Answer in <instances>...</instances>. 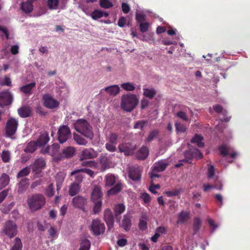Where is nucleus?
<instances>
[{"instance_id":"obj_33","label":"nucleus","mask_w":250,"mask_h":250,"mask_svg":"<svg viewBox=\"0 0 250 250\" xmlns=\"http://www.w3.org/2000/svg\"><path fill=\"white\" fill-rule=\"evenodd\" d=\"M131 225V224L129 217L127 215H125L122 221V223L120 226L123 228H124L125 230L128 231L130 229Z\"/></svg>"},{"instance_id":"obj_28","label":"nucleus","mask_w":250,"mask_h":250,"mask_svg":"<svg viewBox=\"0 0 250 250\" xmlns=\"http://www.w3.org/2000/svg\"><path fill=\"white\" fill-rule=\"evenodd\" d=\"M80 189L81 186L80 184L77 183V182H73L69 186V194L71 196H73L80 192Z\"/></svg>"},{"instance_id":"obj_24","label":"nucleus","mask_w":250,"mask_h":250,"mask_svg":"<svg viewBox=\"0 0 250 250\" xmlns=\"http://www.w3.org/2000/svg\"><path fill=\"white\" fill-rule=\"evenodd\" d=\"M36 86V83L35 82L31 83H30L23 85L20 87V91L26 95H30L32 93V89Z\"/></svg>"},{"instance_id":"obj_35","label":"nucleus","mask_w":250,"mask_h":250,"mask_svg":"<svg viewBox=\"0 0 250 250\" xmlns=\"http://www.w3.org/2000/svg\"><path fill=\"white\" fill-rule=\"evenodd\" d=\"M21 9L25 13H30L33 10V5L28 1L23 2L21 4Z\"/></svg>"},{"instance_id":"obj_15","label":"nucleus","mask_w":250,"mask_h":250,"mask_svg":"<svg viewBox=\"0 0 250 250\" xmlns=\"http://www.w3.org/2000/svg\"><path fill=\"white\" fill-rule=\"evenodd\" d=\"M104 219L108 229L113 228L114 223V218L113 213L109 208H106L104 212Z\"/></svg>"},{"instance_id":"obj_42","label":"nucleus","mask_w":250,"mask_h":250,"mask_svg":"<svg viewBox=\"0 0 250 250\" xmlns=\"http://www.w3.org/2000/svg\"><path fill=\"white\" fill-rule=\"evenodd\" d=\"M176 132L178 134L185 132L187 127L180 122H176L175 124Z\"/></svg>"},{"instance_id":"obj_5","label":"nucleus","mask_w":250,"mask_h":250,"mask_svg":"<svg viewBox=\"0 0 250 250\" xmlns=\"http://www.w3.org/2000/svg\"><path fill=\"white\" fill-rule=\"evenodd\" d=\"M2 230L5 235L12 238L17 234L18 226L15 222L9 220L4 223Z\"/></svg>"},{"instance_id":"obj_19","label":"nucleus","mask_w":250,"mask_h":250,"mask_svg":"<svg viewBox=\"0 0 250 250\" xmlns=\"http://www.w3.org/2000/svg\"><path fill=\"white\" fill-rule=\"evenodd\" d=\"M45 163L43 159H38L35 161L33 166H32V170L36 173L40 172L41 170L44 168Z\"/></svg>"},{"instance_id":"obj_46","label":"nucleus","mask_w":250,"mask_h":250,"mask_svg":"<svg viewBox=\"0 0 250 250\" xmlns=\"http://www.w3.org/2000/svg\"><path fill=\"white\" fill-rule=\"evenodd\" d=\"M188 152L191 153L192 157L197 159H202L203 157L202 153L197 148H194L192 151H190Z\"/></svg>"},{"instance_id":"obj_44","label":"nucleus","mask_w":250,"mask_h":250,"mask_svg":"<svg viewBox=\"0 0 250 250\" xmlns=\"http://www.w3.org/2000/svg\"><path fill=\"white\" fill-rule=\"evenodd\" d=\"M30 172V167H26L21 170L17 174V178H19L21 177H23L28 175Z\"/></svg>"},{"instance_id":"obj_3","label":"nucleus","mask_w":250,"mask_h":250,"mask_svg":"<svg viewBox=\"0 0 250 250\" xmlns=\"http://www.w3.org/2000/svg\"><path fill=\"white\" fill-rule=\"evenodd\" d=\"M27 203L30 209L35 211L40 209L44 206L46 200L42 194H35L28 197Z\"/></svg>"},{"instance_id":"obj_13","label":"nucleus","mask_w":250,"mask_h":250,"mask_svg":"<svg viewBox=\"0 0 250 250\" xmlns=\"http://www.w3.org/2000/svg\"><path fill=\"white\" fill-rule=\"evenodd\" d=\"M72 202L75 208L83 209L87 204V199L84 196L77 195L72 199Z\"/></svg>"},{"instance_id":"obj_50","label":"nucleus","mask_w":250,"mask_h":250,"mask_svg":"<svg viewBox=\"0 0 250 250\" xmlns=\"http://www.w3.org/2000/svg\"><path fill=\"white\" fill-rule=\"evenodd\" d=\"M48 6L50 9H56L59 5L58 0H47Z\"/></svg>"},{"instance_id":"obj_55","label":"nucleus","mask_w":250,"mask_h":250,"mask_svg":"<svg viewBox=\"0 0 250 250\" xmlns=\"http://www.w3.org/2000/svg\"><path fill=\"white\" fill-rule=\"evenodd\" d=\"M122 87L126 91H133L135 89V87L133 84L130 83H122L121 85Z\"/></svg>"},{"instance_id":"obj_53","label":"nucleus","mask_w":250,"mask_h":250,"mask_svg":"<svg viewBox=\"0 0 250 250\" xmlns=\"http://www.w3.org/2000/svg\"><path fill=\"white\" fill-rule=\"evenodd\" d=\"M50 149V155L54 156L59 151L60 146L58 144H54L49 146Z\"/></svg>"},{"instance_id":"obj_52","label":"nucleus","mask_w":250,"mask_h":250,"mask_svg":"<svg viewBox=\"0 0 250 250\" xmlns=\"http://www.w3.org/2000/svg\"><path fill=\"white\" fill-rule=\"evenodd\" d=\"M91 16L93 20H96L103 17V15H102V10H95L91 13Z\"/></svg>"},{"instance_id":"obj_63","label":"nucleus","mask_w":250,"mask_h":250,"mask_svg":"<svg viewBox=\"0 0 250 250\" xmlns=\"http://www.w3.org/2000/svg\"><path fill=\"white\" fill-rule=\"evenodd\" d=\"M159 172L158 171H156V170L152 168L151 171L149 173L150 175V178L152 180V182L155 179V178H159L160 177V175L157 174Z\"/></svg>"},{"instance_id":"obj_21","label":"nucleus","mask_w":250,"mask_h":250,"mask_svg":"<svg viewBox=\"0 0 250 250\" xmlns=\"http://www.w3.org/2000/svg\"><path fill=\"white\" fill-rule=\"evenodd\" d=\"M125 209V206L122 204H119L116 205L114 208L115 217L118 222H120L121 217L120 215L124 212Z\"/></svg>"},{"instance_id":"obj_41","label":"nucleus","mask_w":250,"mask_h":250,"mask_svg":"<svg viewBox=\"0 0 250 250\" xmlns=\"http://www.w3.org/2000/svg\"><path fill=\"white\" fill-rule=\"evenodd\" d=\"M94 205L93 208V213L96 214L102 210V201L92 202Z\"/></svg>"},{"instance_id":"obj_48","label":"nucleus","mask_w":250,"mask_h":250,"mask_svg":"<svg viewBox=\"0 0 250 250\" xmlns=\"http://www.w3.org/2000/svg\"><path fill=\"white\" fill-rule=\"evenodd\" d=\"M100 6L104 8H109L113 6V4L109 0H100Z\"/></svg>"},{"instance_id":"obj_12","label":"nucleus","mask_w":250,"mask_h":250,"mask_svg":"<svg viewBox=\"0 0 250 250\" xmlns=\"http://www.w3.org/2000/svg\"><path fill=\"white\" fill-rule=\"evenodd\" d=\"M13 101L12 94L8 91L0 93V107H3L5 106L10 105Z\"/></svg>"},{"instance_id":"obj_6","label":"nucleus","mask_w":250,"mask_h":250,"mask_svg":"<svg viewBox=\"0 0 250 250\" xmlns=\"http://www.w3.org/2000/svg\"><path fill=\"white\" fill-rule=\"evenodd\" d=\"M18 125V121L14 118L10 117L6 124V136L11 137L14 135L17 131Z\"/></svg>"},{"instance_id":"obj_60","label":"nucleus","mask_w":250,"mask_h":250,"mask_svg":"<svg viewBox=\"0 0 250 250\" xmlns=\"http://www.w3.org/2000/svg\"><path fill=\"white\" fill-rule=\"evenodd\" d=\"M141 198L143 199L145 203H148L150 201L151 197L150 195L146 193H143L141 195Z\"/></svg>"},{"instance_id":"obj_9","label":"nucleus","mask_w":250,"mask_h":250,"mask_svg":"<svg viewBox=\"0 0 250 250\" xmlns=\"http://www.w3.org/2000/svg\"><path fill=\"white\" fill-rule=\"evenodd\" d=\"M118 148L120 152L124 153L125 156H130L134 153L136 145L131 143H123L119 145Z\"/></svg>"},{"instance_id":"obj_58","label":"nucleus","mask_w":250,"mask_h":250,"mask_svg":"<svg viewBox=\"0 0 250 250\" xmlns=\"http://www.w3.org/2000/svg\"><path fill=\"white\" fill-rule=\"evenodd\" d=\"M46 194L49 197H52L54 194L53 184H50L46 190Z\"/></svg>"},{"instance_id":"obj_29","label":"nucleus","mask_w":250,"mask_h":250,"mask_svg":"<svg viewBox=\"0 0 250 250\" xmlns=\"http://www.w3.org/2000/svg\"><path fill=\"white\" fill-rule=\"evenodd\" d=\"M29 179L26 178H23L21 180L19 183V188L18 192L19 194L23 193L26 189L28 185Z\"/></svg>"},{"instance_id":"obj_62","label":"nucleus","mask_w":250,"mask_h":250,"mask_svg":"<svg viewBox=\"0 0 250 250\" xmlns=\"http://www.w3.org/2000/svg\"><path fill=\"white\" fill-rule=\"evenodd\" d=\"M80 169L81 170L83 173H85L89 175L92 178L94 177L95 176L94 171L89 168H81Z\"/></svg>"},{"instance_id":"obj_8","label":"nucleus","mask_w":250,"mask_h":250,"mask_svg":"<svg viewBox=\"0 0 250 250\" xmlns=\"http://www.w3.org/2000/svg\"><path fill=\"white\" fill-rule=\"evenodd\" d=\"M90 227V230L95 236H99L104 233L105 230L104 224L102 223L101 221L98 219L93 220Z\"/></svg>"},{"instance_id":"obj_23","label":"nucleus","mask_w":250,"mask_h":250,"mask_svg":"<svg viewBox=\"0 0 250 250\" xmlns=\"http://www.w3.org/2000/svg\"><path fill=\"white\" fill-rule=\"evenodd\" d=\"M168 165V163L167 161L161 160L155 163L152 168L156 170V171L161 172L164 171Z\"/></svg>"},{"instance_id":"obj_22","label":"nucleus","mask_w":250,"mask_h":250,"mask_svg":"<svg viewBox=\"0 0 250 250\" xmlns=\"http://www.w3.org/2000/svg\"><path fill=\"white\" fill-rule=\"evenodd\" d=\"M148 153V148L146 146H143L137 151L136 157L139 160H145L147 157Z\"/></svg>"},{"instance_id":"obj_37","label":"nucleus","mask_w":250,"mask_h":250,"mask_svg":"<svg viewBox=\"0 0 250 250\" xmlns=\"http://www.w3.org/2000/svg\"><path fill=\"white\" fill-rule=\"evenodd\" d=\"M189 213L187 211H182L178 216L177 223H184L188 220L189 218Z\"/></svg>"},{"instance_id":"obj_45","label":"nucleus","mask_w":250,"mask_h":250,"mask_svg":"<svg viewBox=\"0 0 250 250\" xmlns=\"http://www.w3.org/2000/svg\"><path fill=\"white\" fill-rule=\"evenodd\" d=\"M22 244L21 239L17 237L15 240L14 246L11 248L10 250H22Z\"/></svg>"},{"instance_id":"obj_61","label":"nucleus","mask_w":250,"mask_h":250,"mask_svg":"<svg viewBox=\"0 0 250 250\" xmlns=\"http://www.w3.org/2000/svg\"><path fill=\"white\" fill-rule=\"evenodd\" d=\"M160 188V186L159 184L154 185L152 183L151 186L149 187V190L151 193L153 194H157L158 192L156 191V189H159Z\"/></svg>"},{"instance_id":"obj_64","label":"nucleus","mask_w":250,"mask_h":250,"mask_svg":"<svg viewBox=\"0 0 250 250\" xmlns=\"http://www.w3.org/2000/svg\"><path fill=\"white\" fill-rule=\"evenodd\" d=\"M175 116L184 121H188V118L186 114L182 111L179 112L175 114Z\"/></svg>"},{"instance_id":"obj_54","label":"nucleus","mask_w":250,"mask_h":250,"mask_svg":"<svg viewBox=\"0 0 250 250\" xmlns=\"http://www.w3.org/2000/svg\"><path fill=\"white\" fill-rule=\"evenodd\" d=\"M212 188H216L221 190L222 189V185H221L219 187H217L216 185H210L204 184L203 185V189L204 191H208V190Z\"/></svg>"},{"instance_id":"obj_51","label":"nucleus","mask_w":250,"mask_h":250,"mask_svg":"<svg viewBox=\"0 0 250 250\" xmlns=\"http://www.w3.org/2000/svg\"><path fill=\"white\" fill-rule=\"evenodd\" d=\"M1 157L4 162H9L10 159V152L8 150H3L1 153Z\"/></svg>"},{"instance_id":"obj_16","label":"nucleus","mask_w":250,"mask_h":250,"mask_svg":"<svg viewBox=\"0 0 250 250\" xmlns=\"http://www.w3.org/2000/svg\"><path fill=\"white\" fill-rule=\"evenodd\" d=\"M103 193L101 188L99 186H95L91 194V202L102 201Z\"/></svg>"},{"instance_id":"obj_40","label":"nucleus","mask_w":250,"mask_h":250,"mask_svg":"<svg viewBox=\"0 0 250 250\" xmlns=\"http://www.w3.org/2000/svg\"><path fill=\"white\" fill-rule=\"evenodd\" d=\"M90 248V241L86 239H84L81 241L79 250H89Z\"/></svg>"},{"instance_id":"obj_17","label":"nucleus","mask_w":250,"mask_h":250,"mask_svg":"<svg viewBox=\"0 0 250 250\" xmlns=\"http://www.w3.org/2000/svg\"><path fill=\"white\" fill-rule=\"evenodd\" d=\"M98 153L92 148L85 149L81 154V160L93 159L97 157Z\"/></svg>"},{"instance_id":"obj_30","label":"nucleus","mask_w":250,"mask_h":250,"mask_svg":"<svg viewBox=\"0 0 250 250\" xmlns=\"http://www.w3.org/2000/svg\"><path fill=\"white\" fill-rule=\"evenodd\" d=\"M100 162L101 165V168L103 171H104L110 167V163L108 158L104 155L100 157Z\"/></svg>"},{"instance_id":"obj_26","label":"nucleus","mask_w":250,"mask_h":250,"mask_svg":"<svg viewBox=\"0 0 250 250\" xmlns=\"http://www.w3.org/2000/svg\"><path fill=\"white\" fill-rule=\"evenodd\" d=\"M70 175L74 177L75 181L74 182H77V183L79 184L82 182L83 178V174L80 169L72 171L70 173Z\"/></svg>"},{"instance_id":"obj_57","label":"nucleus","mask_w":250,"mask_h":250,"mask_svg":"<svg viewBox=\"0 0 250 250\" xmlns=\"http://www.w3.org/2000/svg\"><path fill=\"white\" fill-rule=\"evenodd\" d=\"M215 168L213 165H208V177L211 178L214 175Z\"/></svg>"},{"instance_id":"obj_11","label":"nucleus","mask_w":250,"mask_h":250,"mask_svg":"<svg viewBox=\"0 0 250 250\" xmlns=\"http://www.w3.org/2000/svg\"><path fill=\"white\" fill-rule=\"evenodd\" d=\"M75 153V149L72 146H68L63 149L62 153L58 155L55 159L57 161H60L65 158L73 157Z\"/></svg>"},{"instance_id":"obj_20","label":"nucleus","mask_w":250,"mask_h":250,"mask_svg":"<svg viewBox=\"0 0 250 250\" xmlns=\"http://www.w3.org/2000/svg\"><path fill=\"white\" fill-rule=\"evenodd\" d=\"M49 137L48 134L45 132L42 133L37 141L35 142L37 143L38 146L42 147L44 146L49 141Z\"/></svg>"},{"instance_id":"obj_34","label":"nucleus","mask_w":250,"mask_h":250,"mask_svg":"<svg viewBox=\"0 0 250 250\" xmlns=\"http://www.w3.org/2000/svg\"><path fill=\"white\" fill-rule=\"evenodd\" d=\"M203 138L201 135L196 134L191 139V142L193 144H196L199 147H202L204 146V143L203 142Z\"/></svg>"},{"instance_id":"obj_1","label":"nucleus","mask_w":250,"mask_h":250,"mask_svg":"<svg viewBox=\"0 0 250 250\" xmlns=\"http://www.w3.org/2000/svg\"><path fill=\"white\" fill-rule=\"evenodd\" d=\"M104 181L106 187H111L107 191V195L108 196L116 195L123 188L122 183L114 174L109 173L106 175Z\"/></svg>"},{"instance_id":"obj_32","label":"nucleus","mask_w":250,"mask_h":250,"mask_svg":"<svg viewBox=\"0 0 250 250\" xmlns=\"http://www.w3.org/2000/svg\"><path fill=\"white\" fill-rule=\"evenodd\" d=\"M37 146H38L35 141H30L27 144L24 151L26 153H32L37 149Z\"/></svg>"},{"instance_id":"obj_43","label":"nucleus","mask_w":250,"mask_h":250,"mask_svg":"<svg viewBox=\"0 0 250 250\" xmlns=\"http://www.w3.org/2000/svg\"><path fill=\"white\" fill-rule=\"evenodd\" d=\"M201 225V221L199 218H195L193 221V229L194 233H196L199 230Z\"/></svg>"},{"instance_id":"obj_59","label":"nucleus","mask_w":250,"mask_h":250,"mask_svg":"<svg viewBox=\"0 0 250 250\" xmlns=\"http://www.w3.org/2000/svg\"><path fill=\"white\" fill-rule=\"evenodd\" d=\"M115 145V144H114L107 143L105 144V148L109 151L115 152L117 150V148Z\"/></svg>"},{"instance_id":"obj_47","label":"nucleus","mask_w":250,"mask_h":250,"mask_svg":"<svg viewBox=\"0 0 250 250\" xmlns=\"http://www.w3.org/2000/svg\"><path fill=\"white\" fill-rule=\"evenodd\" d=\"M147 124V121L146 120H140L137 122L134 125V128L135 129H140L143 130L144 127Z\"/></svg>"},{"instance_id":"obj_39","label":"nucleus","mask_w":250,"mask_h":250,"mask_svg":"<svg viewBox=\"0 0 250 250\" xmlns=\"http://www.w3.org/2000/svg\"><path fill=\"white\" fill-rule=\"evenodd\" d=\"M156 91L154 88H144V95L146 97L152 99L156 95Z\"/></svg>"},{"instance_id":"obj_49","label":"nucleus","mask_w":250,"mask_h":250,"mask_svg":"<svg viewBox=\"0 0 250 250\" xmlns=\"http://www.w3.org/2000/svg\"><path fill=\"white\" fill-rule=\"evenodd\" d=\"M159 132L158 130H153L150 132L146 139V141L148 142L152 141L153 139L157 137V136L159 134Z\"/></svg>"},{"instance_id":"obj_18","label":"nucleus","mask_w":250,"mask_h":250,"mask_svg":"<svg viewBox=\"0 0 250 250\" xmlns=\"http://www.w3.org/2000/svg\"><path fill=\"white\" fill-rule=\"evenodd\" d=\"M19 115L23 118L30 117L32 114V110L30 106L28 105H23L18 109Z\"/></svg>"},{"instance_id":"obj_25","label":"nucleus","mask_w":250,"mask_h":250,"mask_svg":"<svg viewBox=\"0 0 250 250\" xmlns=\"http://www.w3.org/2000/svg\"><path fill=\"white\" fill-rule=\"evenodd\" d=\"M104 90L110 96H115L120 92V87L118 85H113L106 87Z\"/></svg>"},{"instance_id":"obj_27","label":"nucleus","mask_w":250,"mask_h":250,"mask_svg":"<svg viewBox=\"0 0 250 250\" xmlns=\"http://www.w3.org/2000/svg\"><path fill=\"white\" fill-rule=\"evenodd\" d=\"M219 149L220 151V153L222 155L224 156H226L229 154H230V156L231 158H235L236 156L238 155V153L236 152H234L232 153H229V151L230 150V148L226 145H223L219 147Z\"/></svg>"},{"instance_id":"obj_14","label":"nucleus","mask_w":250,"mask_h":250,"mask_svg":"<svg viewBox=\"0 0 250 250\" xmlns=\"http://www.w3.org/2000/svg\"><path fill=\"white\" fill-rule=\"evenodd\" d=\"M44 105L49 109H53L57 107L59 105V102L54 99L49 94H45L43 96Z\"/></svg>"},{"instance_id":"obj_38","label":"nucleus","mask_w":250,"mask_h":250,"mask_svg":"<svg viewBox=\"0 0 250 250\" xmlns=\"http://www.w3.org/2000/svg\"><path fill=\"white\" fill-rule=\"evenodd\" d=\"M147 219V217L146 215H142L139 223V227L141 230H144L147 229V223L146 220Z\"/></svg>"},{"instance_id":"obj_36","label":"nucleus","mask_w":250,"mask_h":250,"mask_svg":"<svg viewBox=\"0 0 250 250\" xmlns=\"http://www.w3.org/2000/svg\"><path fill=\"white\" fill-rule=\"evenodd\" d=\"M73 139L80 145L85 146L87 143V141L84 138L76 133H73Z\"/></svg>"},{"instance_id":"obj_10","label":"nucleus","mask_w":250,"mask_h":250,"mask_svg":"<svg viewBox=\"0 0 250 250\" xmlns=\"http://www.w3.org/2000/svg\"><path fill=\"white\" fill-rule=\"evenodd\" d=\"M142 172V169L140 167L138 166H131L128 168V177L133 181H140Z\"/></svg>"},{"instance_id":"obj_31","label":"nucleus","mask_w":250,"mask_h":250,"mask_svg":"<svg viewBox=\"0 0 250 250\" xmlns=\"http://www.w3.org/2000/svg\"><path fill=\"white\" fill-rule=\"evenodd\" d=\"M9 181V176L7 174L3 173L0 177V189L7 186Z\"/></svg>"},{"instance_id":"obj_56","label":"nucleus","mask_w":250,"mask_h":250,"mask_svg":"<svg viewBox=\"0 0 250 250\" xmlns=\"http://www.w3.org/2000/svg\"><path fill=\"white\" fill-rule=\"evenodd\" d=\"M118 136L114 133H111L109 136V142L110 143L116 144Z\"/></svg>"},{"instance_id":"obj_2","label":"nucleus","mask_w":250,"mask_h":250,"mask_svg":"<svg viewBox=\"0 0 250 250\" xmlns=\"http://www.w3.org/2000/svg\"><path fill=\"white\" fill-rule=\"evenodd\" d=\"M75 129L84 136L90 140L94 138L92 127L88 122L84 119L78 120L74 124Z\"/></svg>"},{"instance_id":"obj_4","label":"nucleus","mask_w":250,"mask_h":250,"mask_svg":"<svg viewBox=\"0 0 250 250\" xmlns=\"http://www.w3.org/2000/svg\"><path fill=\"white\" fill-rule=\"evenodd\" d=\"M138 99L135 94H127L122 96L121 106L127 112L132 111L138 104Z\"/></svg>"},{"instance_id":"obj_7","label":"nucleus","mask_w":250,"mask_h":250,"mask_svg":"<svg viewBox=\"0 0 250 250\" xmlns=\"http://www.w3.org/2000/svg\"><path fill=\"white\" fill-rule=\"evenodd\" d=\"M58 135L59 142L61 144H63L71 137V133L67 125H63L59 127Z\"/></svg>"}]
</instances>
